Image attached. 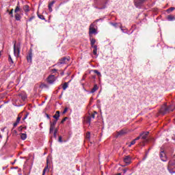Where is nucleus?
I'll return each instance as SVG.
<instances>
[{"label":"nucleus","instance_id":"1","mask_svg":"<svg viewBox=\"0 0 175 175\" xmlns=\"http://www.w3.org/2000/svg\"><path fill=\"white\" fill-rule=\"evenodd\" d=\"M21 49V45L20 44H16V42L14 44V55L16 57H18L20 55V50Z\"/></svg>","mask_w":175,"mask_h":175},{"label":"nucleus","instance_id":"2","mask_svg":"<svg viewBox=\"0 0 175 175\" xmlns=\"http://www.w3.org/2000/svg\"><path fill=\"white\" fill-rule=\"evenodd\" d=\"M167 170L170 173H175V161H170Z\"/></svg>","mask_w":175,"mask_h":175},{"label":"nucleus","instance_id":"3","mask_svg":"<svg viewBox=\"0 0 175 175\" xmlns=\"http://www.w3.org/2000/svg\"><path fill=\"white\" fill-rule=\"evenodd\" d=\"M96 33H98V32L95 29V23H92L89 27V35H96Z\"/></svg>","mask_w":175,"mask_h":175},{"label":"nucleus","instance_id":"4","mask_svg":"<svg viewBox=\"0 0 175 175\" xmlns=\"http://www.w3.org/2000/svg\"><path fill=\"white\" fill-rule=\"evenodd\" d=\"M146 1V0H134V5L136 8L140 9Z\"/></svg>","mask_w":175,"mask_h":175},{"label":"nucleus","instance_id":"5","mask_svg":"<svg viewBox=\"0 0 175 175\" xmlns=\"http://www.w3.org/2000/svg\"><path fill=\"white\" fill-rule=\"evenodd\" d=\"M47 82L49 84H54V81H55V76L54 75H49L48 78L46 79Z\"/></svg>","mask_w":175,"mask_h":175},{"label":"nucleus","instance_id":"6","mask_svg":"<svg viewBox=\"0 0 175 175\" xmlns=\"http://www.w3.org/2000/svg\"><path fill=\"white\" fill-rule=\"evenodd\" d=\"M160 158L163 162H166V161H167V157H166V153H165V151L161 150Z\"/></svg>","mask_w":175,"mask_h":175},{"label":"nucleus","instance_id":"7","mask_svg":"<svg viewBox=\"0 0 175 175\" xmlns=\"http://www.w3.org/2000/svg\"><path fill=\"white\" fill-rule=\"evenodd\" d=\"M23 117V113H21L18 114L16 121L15 123H14V126L16 127L18 124H20V121H21V118Z\"/></svg>","mask_w":175,"mask_h":175},{"label":"nucleus","instance_id":"8","mask_svg":"<svg viewBox=\"0 0 175 175\" xmlns=\"http://www.w3.org/2000/svg\"><path fill=\"white\" fill-rule=\"evenodd\" d=\"M55 125H57V120H54L53 122H51V126L49 129V133H53V131L55 128Z\"/></svg>","mask_w":175,"mask_h":175},{"label":"nucleus","instance_id":"9","mask_svg":"<svg viewBox=\"0 0 175 175\" xmlns=\"http://www.w3.org/2000/svg\"><path fill=\"white\" fill-rule=\"evenodd\" d=\"M68 62H69V59L66 57H63L59 60V62L57 64L58 65H62L64 64H66Z\"/></svg>","mask_w":175,"mask_h":175},{"label":"nucleus","instance_id":"10","mask_svg":"<svg viewBox=\"0 0 175 175\" xmlns=\"http://www.w3.org/2000/svg\"><path fill=\"white\" fill-rule=\"evenodd\" d=\"M123 161H124V163H126V165H129L132 161V158H131V156L128 155V156L124 157Z\"/></svg>","mask_w":175,"mask_h":175},{"label":"nucleus","instance_id":"11","mask_svg":"<svg viewBox=\"0 0 175 175\" xmlns=\"http://www.w3.org/2000/svg\"><path fill=\"white\" fill-rule=\"evenodd\" d=\"M54 3H55V0H53L48 5V9H49L50 13H51V12H53V6H54Z\"/></svg>","mask_w":175,"mask_h":175},{"label":"nucleus","instance_id":"12","mask_svg":"<svg viewBox=\"0 0 175 175\" xmlns=\"http://www.w3.org/2000/svg\"><path fill=\"white\" fill-rule=\"evenodd\" d=\"M94 118H95V115L92 113L90 116H88L86 122L90 125L91 124V120H94Z\"/></svg>","mask_w":175,"mask_h":175},{"label":"nucleus","instance_id":"13","mask_svg":"<svg viewBox=\"0 0 175 175\" xmlns=\"http://www.w3.org/2000/svg\"><path fill=\"white\" fill-rule=\"evenodd\" d=\"M125 134H126V130L122 129L117 133V137H118V136H122Z\"/></svg>","mask_w":175,"mask_h":175},{"label":"nucleus","instance_id":"14","mask_svg":"<svg viewBox=\"0 0 175 175\" xmlns=\"http://www.w3.org/2000/svg\"><path fill=\"white\" fill-rule=\"evenodd\" d=\"M147 136H148V132H146L140 134V137L141 138L143 139V140H146V139H147Z\"/></svg>","mask_w":175,"mask_h":175},{"label":"nucleus","instance_id":"15","mask_svg":"<svg viewBox=\"0 0 175 175\" xmlns=\"http://www.w3.org/2000/svg\"><path fill=\"white\" fill-rule=\"evenodd\" d=\"M15 19L16 21H21V14L18 13L15 14Z\"/></svg>","mask_w":175,"mask_h":175},{"label":"nucleus","instance_id":"16","mask_svg":"<svg viewBox=\"0 0 175 175\" xmlns=\"http://www.w3.org/2000/svg\"><path fill=\"white\" fill-rule=\"evenodd\" d=\"M92 49H94L93 50L94 55H95V57H98V46H93Z\"/></svg>","mask_w":175,"mask_h":175},{"label":"nucleus","instance_id":"17","mask_svg":"<svg viewBox=\"0 0 175 175\" xmlns=\"http://www.w3.org/2000/svg\"><path fill=\"white\" fill-rule=\"evenodd\" d=\"M109 24L111 25H112V27H114V28H118V27H120V25H121L122 24L121 23H109Z\"/></svg>","mask_w":175,"mask_h":175},{"label":"nucleus","instance_id":"18","mask_svg":"<svg viewBox=\"0 0 175 175\" xmlns=\"http://www.w3.org/2000/svg\"><path fill=\"white\" fill-rule=\"evenodd\" d=\"M98 90H99V87L98 86V85H94L90 92L91 94H94V92L98 91Z\"/></svg>","mask_w":175,"mask_h":175},{"label":"nucleus","instance_id":"19","mask_svg":"<svg viewBox=\"0 0 175 175\" xmlns=\"http://www.w3.org/2000/svg\"><path fill=\"white\" fill-rule=\"evenodd\" d=\"M53 118L55 119V121H58L59 118V111H57L55 114L53 116Z\"/></svg>","mask_w":175,"mask_h":175},{"label":"nucleus","instance_id":"20","mask_svg":"<svg viewBox=\"0 0 175 175\" xmlns=\"http://www.w3.org/2000/svg\"><path fill=\"white\" fill-rule=\"evenodd\" d=\"M95 43H96V40H95V38H90V44L92 47L96 46V45H95Z\"/></svg>","mask_w":175,"mask_h":175},{"label":"nucleus","instance_id":"21","mask_svg":"<svg viewBox=\"0 0 175 175\" xmlns=\"http://www.w3.org/2000/svg\"><path fill=\"white\" fill-rule=\"evenodd\" d=\"M167 19L168 21H174L175 20V16L174 15H169L167 17Z\"/></svg>","mask_w":175,"mask_h":175},{"label":"nucleus","instance_id":"22","mask_svg":"<svg viewBox=\"0 0 175 175\" xmlns=\"http://www.w3.org/2000/svg\"><path fill=\"white\" fill-rule=\"evenodd\" d=\"M23 10L25 11V13H28V12H29V5H24Z\"/></svg>","mask_w":175,"mask_h":175},{"label":"nucleus","instance_id":"23","mask_svg":"<svg viewBox=\"0 0 175 175\" xmlns=\"http://www.w3.org/2000/svg\"><path fill=\"white\" fill-rule=\"evenodd\" d=\"M28 62H32V52H29V55L27 56Z\"/></svg>","mask_w":175,"mask_h":175},{"label":"nucleus","instance_id":"24","mask_svg":"<svg viewBox=\"0 0 175 175\" xmlns=\"http://www.w3.org/2000/svg\"><path fill=\"white\" fill-rule=\"evenodd\" d=\"M69 87V83L68 82H66L64 83L62 88L64 90V91H65L66 90V88H68Z\"/></svg>","mask_w":175,"mask_h":175},{"label":"nucleus","instance_id":"25","mask_svg":"<svg viewBox=\"0 0 175 175\" xmlns=\"http://www.w3.org/2000/svg\"><path fill=\"white\" fill-rule=\"evenodd\" d=\"M21 140H25V139H27V134L21 133Z\"/></svg>","mask_w":175,"mask_h":175},{"label":"nucleus","instance_id":"26","mask_svg":"<svg viewBox=\"0 0 175 175\" xmlns=\"http://www.w3.org/2000/svg\"><path fill=\"white\" fill-rule=\"evenodd\" d=\"M40 88H41L42 90H43V88H49V85L44 84V83H42L40 85Z\"/></svg>","mask_w":175,"mask_h":175},{"label":"nucleus","instance_id":"27","mask_svg":"<svg viewBox=\"0 0 175 175\" xmlns=\"http://www.w3.org/2000/svg\"><path fill=\"white\" fill-rule=\"evenodd\" d=\"M119 27H120L122 32H123V33H127L126 29L122 28V25H119Z\"/></svg>","mask_w":175,"mask_h":175},{"label":"nucleus","instance_id":"28","mask_svg":"<svg viewBox=\"0 0 175 175\" xmlns=\"http://www.w3.org/2000/svg\"><path fill=\"white\" fill-rule=\"evenodd\" d=\"M21 9H20V6H18V5L16 7L15 10H14V13H18L20 12Z\"/></svg>","mask_w":175,"mask_h":175},{"label":"nucleus","instance_id":"29","mask_svg":"<svg viewBox=\"0 0 175 175\" xmlns=\"http://www.w3.org/2000/svg\"><path fill=\"white\" fill-rule=\"evenodd\" d=\"M48 169H49V166L46 165V166L44 167V169L43 170L42 175L46 174V172H47Z\"/></svg>","mask_w":175,"mask_h":175},{"label":"nucleus","instance_id":"30","mask_svg":"<svg viewBox=\"0 0 175 175\" xmlns=\"http://www.w3.org/2000/svg\"><path fill=\"white\" fill-rule=\"evenodd\" d=\"M58 132V129H55L54 133H53V137H55V139H57V133Z\"/></svg>","mask_w":175,"mask_h":175},{"label":"nucleus","instance_id":"31","mask_svg":"<svg viewBox=\"0 0 175 175\" xmlns=\"http://www.w3.org/2000/svg\"><path fill=\"white\" fill-rule=\"evenodd\" d=\"M174 9H175V8H173V7L170 8L169 9L167 10V12L168 13H170V12H173V10H174Z\"/></svg>","mask_w":175,"mask_h":175},{"label":"nucleus","instance_id":"32","mask_svg":"<svg viewBox=\"0 0 175 175\" xmlns=\"http://www.w3.org/2000/svg\"><path fill=\"white\" fill-rule=\"evenodd\" d=\"M38 18H40V20H46V18H44V16H43V15L38 14Z\"/></svg>","mask_w":175,"mask_h":175},{"label":"nucleus","instance_id":"33","mask_svg":"<svg viewBox=\"0 0 175 175\" xmlns=\"http://www.w3.org/2000/svg\"><path fill=\"white\" fill-rule=\"evenodd\" d=\"M94 72L96 75H98V76H101L100 72L99 71H98V70H94Z\"/></svg>","mask_w":175,"mask_h":175},{"label":"nucleus","instance_id":"34","mask_svg":"<svg viewBox=\"0 0 175 175\" xmlns=\"http://www.w3.org/2000/svg\"><path fill=\"white\" fill-rule=\"evenodd\" d=\"M33 18H35V16H34L30 17V18H29V20L27 21V23H28V21H29V22H30V21H32V20H33Z\"/></svg>","mask_w":175,"mask_h":175},{"label":"nucleus","instance_id":"35","mask_svg":"<svg viewBox=\"0 0 175 175\" xmlns=\"http://www.w3.org/2000/svg\"><path fill=\"white\" fill-rule=\"evenodd\" d=\"M13 9H12L11 10H10V12H9V14H10V16H11V17H13Z\"/></svg>","mask_w":175,"mask_h":175},{"label":"nucleus","instance_id":"36","mask_svg":"<svg viewBox=\"0 0 175 175\" xmlns=\"http://www.w3.org/2000/svg\"><path fill=\"white\" fill-rule=\"evenodd\" d=\"M66 120H68V118H64L62 119V120L61 121V124H64V122H65V121H66Z\"/></svg>","mask_w":175,"mask_h":175},{"label":"nucleus","instance_id":"37","mask_svg":"<svg viewBox=\"0 0 175 175\" xmlns=\"http://www.w3.org/2000/svg\"><path fill=\"white\" fill-rule=\"evenodd\" d=\"M9 62H12L13 64V59H12V57L9 55V59H8Z\"/></svg>","mask_w":175,"mask_h":175},{"label":"nucleus","instance_id":"38","mask_svg":"<svg viewBox=\"0 0 175 175\" xmlns=\"http://www.w3.org/2000/svg\"><path fill=\"white\" fill-rule=\"evenodd\" d=\"M131 144L133 146L134 144H136V139H133Z\"/></svg>","mask_w":175,"mask_h":175},{"label":"nucleus","instance_id":"39","mask_svg":"<svg viewBox=\"0 0 175 175\" xmlns=\"http://www.w3.org/2000/svg\"><path fill=\"white\" fill-rule=\"evenodd\" d=\"M59 143H62V136L59 137Z\"/></svg>","mask_w":175,"mask_h":175},{"label":"nucleus","instance_id":"40","mask_svg":"<svg viewBox=\"0 0 175 175\" xmlns=\"http://www.w3.org/2000/svg\"><path fill=\"white\" fill-rule=\"evenodd\" d=\"M24 127H23L22 126H21L19 128H18V131L19 132H21V131H23Z\"/></svg>","mask_w":175,"mask_h":175},{"label":"nucleus","instance_id":"41","mask_svg":"<svg viewBox=\"0 0 175 175\" xmlns=\"http://www.w3.org/2000/svg\"><path fill=\"white\" fill-rule=\"evenodd\" d=\"M27 117H28V115L25 114V116L23 118V120L25 121Z\"/></svg>","mask_w":175,"mask_h":175},{"label":"nucleus","instance_id":"42","mask_svg":"<svg viewBox=\"0 0 175 175\" xmlns=\"http://www.w3.org/2000/svg\"><path fill=\"white\" fill-rule=\"evenodd\" d=\"M66 111H68V108L66 107L63 111V114H65V113H66Z\"/></svg>","mask_w":175,"mask_h":175},{"label":"nucleus","instance_id":"43","mask_svg":"<svg viewBox=\"0 0 175 175\" xmlns=\"http://www.w3.org/2000/svg\"><path fill=\"white\" fill-rule=\"evenodd\" d=\"M142 137H140V135L139 137H137V138H135L134 140L137 141V140H139V139L141 138Z\"/></svg>","mask_w":175,"mask_h":175},{"label":"nucleus","instance_id":"44","mask_svg":"<svg viewBox=\"0 0 175 175\" xmlns=\"http://www.w3.org/2000/svg\"><path fill=\"white\" fill-rule=\"evenodd\" d=\"M52 72H53V73H55V72H57V69H55V68L52 69Z\"/></svg>","mask_w":175,"mask_h":175},{"label":"nucleus","instance_id":"45","mask_svg":"<svg viewBox=\"0 0 175 175\" xmlns=\"http://www.w3.org/2000/svg\"><path fill=\"white\" fill-rule=\"evenodd\" d=\"M126 172H128V169H124V170H123L124 174L126 173Z\"/></svg>","mask_w":175,"mask_h":175},{"label":"nucleus","instance_id":"46","mask_svg":"<svg viewBox=\"0 0 175 175\" xmlns=\"http://www.w3.org/2000/svg\"><path fill=\"white\" fill-rule=\"evenodd\" d=\"M86 136H87L88 139H90V133H88Z\"/></svg>","mask_w":175,"mask_h":175},{"label":"nucleus","instance_id":"47","mask_svg":"<svg viewBox=\"0 0 175 175\" xmlns=\"http://www.w3.org/2000/svg\"><path fill=\"white\" fill-rule=\"evenodd\" d=\"M94 8H96V9H105V7L101 8H98V7L95 6Z\"/></svg>","mask_w":175,"mask_h":175},{"label":"nucleus","instance_id":"48","mask_svg":"<svg viewBox=\"0 0 175 175\" xmlns=\"http://www.w3.org/2000/svg\"><path fill=\"white\" fill-rule=\"evenodd\" d=\"M1 132H5V128L1 129Z\"/></svg>","mask_w":175,"mask_h":175},{"label":"nucleus","instance_id":"49","mask_svg":"<svg viewBox=\"0 0 175 175\" xmlns=\"http://www.w3.org/2000/svg\"><path fill=\"white\" fill-rule=\"evenodd\" d=\"M64 72H61V75H62V76H64Z\"/></svg>","mask_w":175,"mask_h":175},{"label":"nucleus","instance_id":"50","mask_svg":"<svg viewBox=\"0 0 175 175\" xmlns=\"http://www.w3.org/2000/svg\"><path fill=\"white\" fill-rule=\"evenodd\" d=\"M14 133H17V131H16V130H14Z\"/></svg>","mask_w":175,"mask_h":175},{"label":"nucleus","instance_id":"51","mask_svg":"<svg viewBox=\"0 0 175 175\" xmlns=\"http://www.w3.org/2000/svg\"><path fill=\"white\" fill-rule=\"evenodd\" d=\"M132 144H130L129 145V147H132Z\"/></svg>","mask_w":175,"mask_h":175},{"label":"nucleus","instance_id":"52","mask_svg":"<svg viewBox=\"0 0 175 175\" xmlns=\"http://www.w3.org/2000/svg\"><path fill=\"white\" fill-rule=\"evenodd\" d=\"M14 163H16V160H14V161L12 163V165H13Z\"/></svg>","mask_w":175,"mask_h":175},{"label":"nucleus","instance_id":"53","mask_svg":"<svg viewBox=\"0 0 175 175\" xmlns=\"http://www.w3.org/2000/svg\"><path fill=\"white\" fill-rule=\"evenodd\" d=\"M47 118H50V116L49 115H46Z\"/></svg>","mask_w":175,"mask_h":175},{"label":"nucleus","instance_id":"54","mask_svg":"<svg viewBox=\"0 0 175 175\" xmlns=\"http://www.w3.org/2000/svg\"><path fill=\"white\" fill-rule=\"evenodd\" d=\"M0 139H2V135L0 134Z\"/></svg>","mask_w":175,"mask_h":175},{"label":"nucleus","instance_id":"55","mask_svg":"<svg viewBox=\"0 0 175 175\" xmlns=\"http://www.w3.org/2000/svg\"><path fill=\"white\" fill-rule=\"evenodd\" d=\"M96 1H98V0H94V3H96Z\"/></svg>","mask_w":175,"mask_h":175},{"label":"nucleus","instance_id":"56","mask_svg":"<svg viewBox=\"0 0 175 175\" xmlns=\"http://www.w3.org/2000/svg\"><path fill=\"white\" fill-rule=\"evenodd\" d=\"M98 21H99V20H96V23H98Z\"/></svg>","mask_w":175,"mask_h":175},{"label":"nucleus","instance_id":"57","mask_svg":"<svg viewBox=\"0 0 175 175\" xmlns=\"http://www.w3.org/2000/svg\"><path fill=\"white\" fill-rule=\"evenodd\" d=\"M3 169H6V167H3Z\"/></svg>","mask_w":175,"mask_h":175},{"label":"nucleus","instance_id":"58","mask_svg":"<svg viewBox=\"0 0 175 175\" xmlns=\"http://www.w3.org/2000/svg\"><path fill=\"white\" fill-rule=\"evenodd\" d=\"M175 158V156H174V159Z\"/></svg>","mask_w":175,"mask_h":175}]
</instances>
